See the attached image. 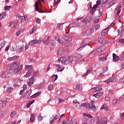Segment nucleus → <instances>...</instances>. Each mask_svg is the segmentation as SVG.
I'll return each mask as SVG.
<instances>
[{
  "instance_id": "f257e3e1",
  "label": "nucleus",
  "mask_w": 124,
  "mask_h": 124,
  "mask_svg": "<svg viewBox=\"0 0 124 124\" xmlns=\"http://www.w3.org/2000/svg\"><path fill=\"white\" fill-rule=\"evenodd\" d=\"M7 68L9 70H12L13 73L17 74L23 69V64H21V62L19 61H16L11 64L7 65Z\"/></svg>"
},
{
  "instance_id": "f03ea898",
  "label": "nucleus",
  "mask_w": 124,
  "mask_h": 124,
  "mask_svg": "<svg viewBox=\"0 0 124 124\" xmlns=\"http://www.w3.org/2000/svg\"><path fill=\"white\" fill-rule=\"evenodd\" d=\"M87 107L90 110H92L93 112L96 111V107L94 105L93 102H90L86 105Z\"/></svg>"
},
{
  "instance_id": "7ed1b4c3",
  "label": "nucleus",
  "mask_w": 124,
  "mask_h": 124,
  "mask_svg": "<svg viewBox=\"0 0 124 124\" xmlns=\"http://www.w3.org/2000/svg\"><path fill=\"white\" fill-rule=\"evenodd\" d=\"M96 123L97 124H107V121L105 118L97 117Z\"/></svg>"
},
{
  "instance_id": "20e7f679",
  "label": "nucleus",
  "mask_w": 124,
  "mask_h": 124,
  "mask_svg": "<svg viewBox=\"0 0 124 124\" xmlns=\"http://www.w3.org/2000/svg\"><path fill=\"white\" fill-rule=\"evenodd\" d=\"M39 5H41V2L40 1H36L35 3V8L39 13H43V12L41 11L40 9H38V7Z\"/></svg>"
},
{
  "instance_id": "39448f33",
  "label": "nucleus",
  "mask_w": 124,
  "mask_h": 124,
  "mask_svg": "<svg viewBox=\"0 0 124 124\" xmlns=\"http://www.w3.org/2000/svg\"><path fill=\"white\" fill-rule=\"evenodd\" d=\"M18 19L20 20L21 23H25V22H27L28 21V18L27 16H19Z\"/></svg>"
},
{
  "instance_id": "423d86ee",
  "label": "nucleus",
  "mask_w": 124,
  "mask_h": 124,
  "mask_svg": "<svg viewBox=\"0 0 124 124\" xmlns=\"http://www.w3.org/2000/svg\"><path fill=\"white\" fill-rule=\"evenodd\" d=\"M93 33V28H91L90 30H88L85 31H84L83 33V35L84 36H88V35H90L92 33Z\"/></svg>"
},
{
  "instance_id": "0eeeda50",
  "label": "nucleus",
  "mask_w": 124,
  "mask_h": 124,
  "mask_svg": "<svg viewBox=\"0 0 124 124\" xmlns=\"http://www.w3.org/2000/svg\"><path fill=\"white\" fill-rule=\"evenodd\" d=\"M64 53H65V51H64V49L62 47H60L58 50L57 55V56H62L64 55Z\"/></svg>"
},
{
  "instance_id": "6e6552de",
  "label": "nucleus",
  "mask_w": 124,
  "mask_h": 124,
  "mask_svg": "<svg viewBox=\"0 0 124 124\" xmlns=\"http://www.w3.org/2000/svg\"><path fill=\"white\" fill-rule=\"evenodd\" d=\"M122 10V5L121 4H119L117 7L115 8V13L117 14V15H119L120 13H121V11Z\"/></svg>"
},
{
  "instance_id": "1a4fd4ad",
  "label": "nucleus",
  "mask_w": 124,
  "mask_h": 124,
  "mask_svg": "<svg viewBox=\"0 0 124 124\" xmlns=\"http://www.w3.org/2000/svg\"><path fill=\"white\" fill-rule=\"evenodd\" d=\"M73 62V57L72 56H68L65 61V64L67 65L70 62Z\"/></svg>"
},
{
  "instance_id": "9d476101",
  "label": "nucleus",
  "mask_w": 124,
  "mask_h": 124,
  "mask_svg": "<svg viewBox=\"0 0 124 124\" xmlns=\"http://www.w3.org/2000/svg\"><path fill=\"white\" fill-rule=\"evenodd\" d=\"M114 24H115L114 23V22H113L106 30H103L102 32V35H103V36L105 35V34H106V32H107V30H109V29H111V28H112V27H113V25Z\"/></svg>"
},
{
  "instance_id": "9b49d317",
  "label": "nucleus",
  "mask_w": 124,
  "mask_h": 124,
  "mask_svg": "<svg viewBox=\"0 0 124 124\" xmlns=\"http://www.w3.org/2000/svg\"><path fill=\"white\" fill-rule=\"evenodd\" d=\"M57 68V71L58 72H62V71H63L64 70V68H63V67H61L60 64H56L55 65Z\"/></svg>"
},
{
  "instance_id": "f8f14e48",
  "label": "nucleus",
  "mask_w": 124,
  "mask_h": 124,
  "mask_svg": "<svg viewBox=\"0 0 124 124\" xmlns=\"http://www.w3.org/2000/svg\"><path fill=\"white\" fill-rule=\"evenodd\" d=\"M64 39L66 41H72V35H66L64 36Z\"/></svg>"
},
{
  "instance_id": "ddd939ff",
  "label": "nucleus",
  "mask_w": 124,
  "mask_h": 124,
  "mask_svg": "<svg viewBox=\"0 0 124 124\" xmlns=\"http://www.w3.org/2000/svg\"><path fill=\"white\" fill-rule=\"evenodd\" d=\"M11 74H10L8 72H5L2 75V77L3 78H9V77H11Z\"/></svg>"
},
{
  "instance_id": "4468645a",
  "label": "nucleus",
  "mask_w": 124,
  "mask_h": 124,
  "mask_svg": "<svg viewBox=\"0 0 124 124\" xmlns=\"http://www.w3.org/2000/svg\"><path fill=\"white\" fill-rule=\"evenodd\" d=\"M102 95H103V93L102 92L98 93L93 94V96H94L96 98H100Z\"/></svg>"
},
{
  "instance_id": "2eb2a0df",
  "label": "nucleus",
  "mask_w": 124,
  "mask_h": 124,
  "mask_svg": "<svg viewBox=\"0 0 124 124\" xmlns=\"http://www.w3.org/2000/svg\"><path fill=\"white\" fill-rule=\"evenodd\" d=\"M33 73V71H28V72L26 73V75L24 76V77H26V78H29V77H31L32 74Z\"/></svg>"
},
{
  "instance_id": "dca6fc26",
  "label": "nucleus",
  "mask_w": 124,
  "mask_h": 124,
  "mask_svg": "<svg viewBox=\"0 0 124 124\" xmlns=\"http://www.w3.org/2000/svg\"><path fill=\"white\" fill-rule=\"evenodd\" d=\"M93 89H94L96 92H98V91H102V86H101V85H97L95 87L93 88Z\"/></svg>"
},
{
  "instance_id": "f3484780",
  "label": "nucleus",
  "mask_w": 124,
  "mask_h": 124,
  "mask_svg": "<svg viewBox=\"0 0 124 124\" xmlns=\"http://www.w3.org/2000/svg\"><path fill=\"white\" fill-rule=\"evenodd\" d=\"M103 72L100 74V76L101 77H102V76H104L105 72H107V71H108V67H106L105 68H103Z\"/></svg>"
},
{
  "instance_id": "a211bd4d",
  "label": "nucleus",
  "mask_w": 124,
  "mask_h": 124,
  "mask_svg": "<svg viewBox=\"0 0 124 124\" xmlns=\"http://www.w3.org/2000/svg\"><path fill=\"white\" fill-rule=\"evenodd\" d=\"M112 56L113 61H114V62H118L119 60H120V58L119 56H118V55H116V54L113 53Z\"/></svg>"
},
{
  "instance_id": "6ab92c4d",
  "label": "nucleus",
  "mask_w": 124,
  "mask_h": 124,
  "mask_svg": "<svg viewBox=\"0 0 124 124\" xmlns=\"http://www.w3.org/2000/svg\"><path fill=\"white\" fill-rule=\"evenodd\" d=\"M114 80H115V77H112L109 78V79H108V80H105V82H106L108 84H109V83H111V82H113Z\"/></svg>"
},
{
  "instance_id": "aec40b11",
  "label": "nucleus",
  "mask_w": 124,
  "mask_h": 124,
  "mask_svg": "<svg viewBox=\"0 0 124 124\" xmlns=\"http://www.w3.org/2000/svg\"><path fill=\"white\" fill-rule=\"evenodd\" d=\"M93 71V68L92 67H90L87 71L86 72V73L84 75H82V77H84V76H87V75H88V74H90V73H91V72H92V71Z\"/></svg>"
},
{
  "instance_id": "412c9836",
  "label": "nucleus",
  "mask_w": 124,
  "mask_h": 124,
  "mask_svg": "<svg viewBox=\"0 0 124 124\" xmlns=\"http://www.w3.org/2000/svg\"><path fill=\"white\" fill-rule=\"evenodd\" d=\"M105 49V46H99L97 49V51L99 53H101V52H102V51H104Z\"/></svg>"
},
{
  "instance_id": "4be33fe9",
  "label": "nucleus",
  "mask_w": 124,
  "mask_h": 124,
  "mask_svg": "<svg viewBox=\"0 0 124 124\" xmlns=\"http://www.w3.org/2000/svg\"><path fill=\"white\" fill-rule=\"evenodd\" d=\"M59 62H64L65 64V61H66V58L65 57H61L58 59Z\"/></svg>"
},
{
  "instance_id": "5701e85b",
  "label": "nucleus",
  "mask_w": 124,
  "mask_h": 124,
  "mask_svg": "<svg viewBox=\"0 0 124 124\" xmlns=\"http://www.w3.org/2000/svg\"><path fill=\"white\" fill-rule=\"evenodd\" d=\"M36 40H32L30 41L28 43V45H30L31 46H33L34 44H36Z\"/></svg>"
},
{
  "instance_id": "b1692460",
  "label": "nucleus",
  "mask_w": 124,
  "mask_h": 124,
  "mask_svg": "<svg viewBox=\"0 0 124 124\" xmlns=\"http://www.w3.org/2000/svg\"><path fill=\"white\" fill-rule=\"evenodd\" d=\"M0 104L3 108L6 106L5 101L3 100V99L0 101Z\"/></svg>"
},
{
  "instance_id": "393cba45",
  "label": "nucleus",
  "mask_w": 124,
  "mask_h": 124,
  "mask_svg": "<svg viewBox=\"0 0 124 124\" xmlns=\"http://www.w3.org/2000/svg\"><path fill=\"white\" fill-rule=\"evenodd\" d=\"M25 68L26 69H28V71H31L32 70V65H25Z\"/></svg>"
},
{
  "instance_id": "a878e982",
  "label": "nucleus",
  "mask_w": 124,
  "mask_h": 124,
  "mask_svg": "<svg viewBox=\"0 0 124 124\" xmlns=\"http://www.w3.org/2000/svg\"><path fill=\"white\" fill-rule=\"evenodd\" d=\"M17 56H14L13 57H9L8 58V61H10V62L16 61V60H17Z\"/></svg>"
},
{
  "instance_id": "bb28decb",
  "label": "nucleus",
  "mask_w": 124,
  "mask_h": 124,
  "mask_svg": "<svg viewBox=\"0 0 124 124\" xmlns=\"http://www.w3.org/2000/svg\"><path fill=\"white\" fill-rule=\"evenodd\" d=\"M58 79V75H54L51 76V81H53V82H55L56 80Z\"/></svg>"
},
{
  "instance_id": "cd10ccee",
  "label": "nucleus",
  "mask_w": 124,
  "mask_h": 124,
  "mask_svg": "<svg viewBox=\"0 0 124 124\" xmlns=\"http://www.w3.org/2000/svg\"><path fill=\"white\" fill-rule=\"evenodd\" d=\"M9 27H11L13 29H15L17 27V24L13 23V22H10Z\"/></svg>"
},
{
  "instance_id": "c85d7f7f",
  "label": "nucleus",
  "mask_w": 124,
  "mask_h": 124,
  "mask_svg": "<svg viewBox=\"0 0 124 124\" xmlns=\"http://www.w3.org/2000/svg\"><path fill=\"white\" fill-rule=\"evenodd\" d=\"M100 109L101 110H103V109H104L105 111H107L108 110V107H107L106 104H104L101 107Z\"/></svg>"
},
{
  "instance_id": "c756f323",
  "label": "nucleus",
  "mask_w": 124,
  "mask_h": 124,
  "mask_svg": "<svg viewBox=\"0 0 124 124\" xmlns=\"http://www.w3.org/2000/svg\"><path fill=\"white\" fill-rule=\"evenodd\" d=\"M99 28H100V25H99L98 24L93 27V28H92V30H93V31H97V30H98V29H99Z\"/></svg>"
},
{
  "instance_id": "7c9ffc66",
  "label": "nucleus",
  "mask_w": 124,
  "mask_h": 124,
  "mask_svg": "<svg viewBox=\"0 0 124 124\" xmlns=\"http://www.w3.org/2000/svg\"><path fill=\"white\" fill-rule=\"evenodd\" d=\"M35 115H34V114H32L31 116V117H30L31 123H33V122H34V121H35Z\"/></svg>"
},
{
  "instance_id": "2f4dec72",
  "label": "nucleus",
  "mask_w": 124,
  "mask_h": 124,
  "mask_svg": "<svg viewBox=\"0 0 124 124\" xmlns=\"http://www.w3.org/2000/svg\"><path fill=\"white\" fill-rule=\"evenodd\" d=\"M91 20L90 16H87L84 19V20L81 21V22H89Z\"/></svg>"
},
{
  "instance_id": "473e14b6",
  "label": "nucleus",
  "mask_w": 124,
  "mask_h": 124,
  "mask_svg": "<svg viewBox=\"0 0 124 124\" xmlns=\"http://www.w3.org/2000/svg\"><path fill=\"white\" fill-rule=\"evenodd\" d=\"M76 89H78V91L82 90V84L79 83V84H78L76 86Z\"/></svg>"
},
{
  "instance_id": "72a5a7b5",
  "label": "nucleus",
  "mask_w": 124,
  "mask_h": 124,
  "mask_svg": "<svg viewBox=\"0 0 124 124\" xmlns=\"http://www.w3.org/2000/svg\"><path fill=\"white\" fill-rule=\"evenodd\" d=\"M75 58L76 59H80V58H82V55L79 54V53H75L74 55Z\"/></svg>"
},
{
  "instance_id": "f704fd0d",
  "label": "nucleus",
  "mask_w": 124,
  "mask_h": 124,
  "mask_svg": "<svg viewBox=\"0 0 124 124\" xmlns=\"http://www.w3.org/2000/svg\"><path fill=\"white\" fill-rule=\"evenodd\" d=\"M40 94V93H36L33 94L32 95H31V96H30V98H34V97H36L37 96H38V95H39Z\"/></svg>"
},
{
  "instance_id": "c9c22d12",
  "label": "nucleus",
  "mask_w": 124,
  "mask_h": 124,
  "mask_svg": "<svg viewBox=\"0 0 124 124\" xmlns=\"http://www.w3.org/2000/svg\"><path fill=\"white\" fill-rule=\"evenodd\" d=\"M21 52H23V47L22 46H18L16 53H20Z\"/></svg>"
},
{
  "instance_id": "e433bc0d",
  "label": "nucleus",
  "mask_w": 124,
  "mask_h": 124,
  "mask_svg": "<svg viewBox=\"0 0 124 124\" xmlns=\"http://www.w3.org/2000/svg\"><path fill=\"white\" fill-rule=\"evenodd\" d=\"M97 7H98V4H95L93 5V7L92 8V12L93 13L94 12V11H95V9H96V8H97Z\"/></svg>"
},
{
  "instance_id": "4c0bfd02",
  "label": "nucleus",
  "mask_w": 124,
  "mask_h": 124,
  "mask_svg": "<svg viewBox=\"0 0 124 124\" xmlns=\"http://www.w3.org/2000/svg\"><path fill=\"white\" fill-rule=\"evenodd\" d=\"M107 57H108V55H106L105 57H101L100 58V60L102 62H104V61H106V60H107Z\"/></svg>"
},
{
  "instance_id": "58836bf2",
  "label": "nucleus",
  "mask_w": 124,
  "mask_h": 124,
  "mask_svg": "<svg viewBox=\"0 0 124 124\" xmlns=\"http://www.w3.org/2000/svg\"><path fill=\"white\" fill-rule=\"evenodd\" d=\"M72 122V118L69 117L66 121V124H70Z\"/></svg>"
},
{
  "instance_id": "ea45409f",
  "label": "nucleus",
  "mask_w": 124,
  "mask_h": 124,
  "mask_svg": "<svg viewBox=\"0 0 124 124\" xmlns=\"http://www.w3.org/2000/svg\"><path fill=\"white\" fill-rule=\"evenodd\" d=\"M72 43L71 42H67L65 44V46L67 47H72Z\"/></svg>"
},
{
  "instance_id": "a19ab883",
  "label": "nucleus",
  "mask_w": 124,
  "mask_h": 124,
  "mask_svg": "<svg viewBox=\"0 0 124 124\" xmlns=\"http://www.w3.org/2000/svg\"><path fill=\"white\" fill-rule=\"evenodd\" d=\"M17 114V111H13L11 113L10 117L11 118H13L14 116H15Z\"/></svg>"
},
{
  "instance_id": "79ce46f5",
  "label": "nucleus",
  "mask_w": 124,
  "mask_h": 124,
  "mask_svg": "<svg viewBox=\"0 0 124 124\" xmlns=\"http://www.w3.org/2000/svg\"><path fill=\"white\" fill-rule=\"evenodd\" d=\"M83 116L84 117H88L89 119H91V118H93V116H92V115H91V114H90L83 113Z\"/></svg>"
},
{
  "instance_id": "37998d69",
  "label": "nucleus",
  "mask_w": 124,
  "mask_h": 124,
  "mask_svg": "<svg viewBox=\"0 0 124 124\" xmlns=\"http://www.w3.org/2000/svg\"><path fill=\"white\" fill-rule=\"evenodd\" d=\"M21 80L19 79V78H16L13 80L14 83H19V82Z\"/></svg>"
},
{
  "instance_id": "c03bdc74",
  "label": "nucleus",
  "mask_w": 124,
  "mask_h": 124,
  "mask_svg": "<svg viewBox=\"0 0 124 124\" xmlns=\"http://www.w3.org/2000/svg\"><path fill=\"white\" fill-rule=\"evenodd\" d=\"M5 11H6L7 10H10V9H11V6H5Z\"/></svg>"
},
{
  "instance_id": "a18cd8bd",
  "label": "nucleus",
  "mask_w": 124,
  "mask_h": 124,
  "mask_svg": "<svg viewBox=\"0 0 124 124\" xmlns=\"http://www.w3.org/2000/svg\"><path fill=\"white\" fill-rule=\"evenodd\" d=\"M35 31V29H34V28H31L30 31V34H32V33H33V32H34Z\"/></svg>"
},
{
  "instance_id": "49530a36",
  "label": "nucleus",
  "mask_w": 124,
  "mask_h": 124,
  "mask_svg": "<svg viewBox=\"0 0 124 124\" xmlns=\"http://www.w3.org/2000/svg\"><path fill=\"white\" fill-rule=\"evenodd\" d=\"M120 60L122 61V62H124V53H122V55H121V56L120 57Z\"/></svg>"
},
{
  "instance_id": "de8ad7c7",
  "label": "nucleus",
  "mask_w": 124,
  "mask_h": 124,
  "mask_svg": "<svg viewBox=\"0 0 124 124\" xmlns=\"http://www.w3.org/2000/svg\"><path fill=\"white\" fill-rule=\"evenodd\" d=\"M57 41H58V43H60V44H63V43L64 42L63 41V40H61L59 39H57Z\"/></svg>"
},
{
  "instance_id": "09e8293b",
  "label": "nucleus",
  "mask_w": 124,
  "mask_h": 124,
  "mask_svg": "<svg viewBox=\"0 0 124 124\" xmlns=\"http://www.w3.org/2000/svg\"><path fill=\"white\" fill-rule=\"evenodd\" d=\"M12 91H13V88L11 87H9L7 89L8 93H12Z\"/></svg>"
},
{
  "instance_id": "8fccbe9b",
  "label": "nucleus",
  "mask_w": 124,
  "mask_h": 124,
  "mask_svg": "<svg viewBox=\"0 0 124 124\" xmlns=\"http://www.w3.org/2000/svg\"><path fill=\"white\" fill-rule=\"evenodd\" d=\"M11 50L13 51V52H15L16 51V47L14 46H11Z\"/></svg>"
},
{
  "instance_id": "3c124183",
  "label": "nucleus",
  "mask_w": 124,
  "mask_h": 124,
  "mask_svg": "<svg viewBox=\"0 0 124 124\" xmlns=\"http://www.w3.org/2000/svg\"><path fill=\"white\" fill-rule=\"evenodd\" d=\"M50 45H51V46H54V45H55V41L52 40L50 41Z\"/></svg>"
},
{
  "instance_id": "603ef678",
  "label": "nucleus",
  "mask_w": 124,
  "mask_h": 124,
  "mask_svg": "<svg viewBox=\"0 0 124 124\" xmlns=\"http://www.w3.org/2000/svg\"><path fill=\"white\" fill-rule=\"evenodd\" d=\"M30 81L31 82V83H34V78L33 77L31 78H30Z\"/></svg>"
},
{
  "instance_id": "864d4df0",
  "label": "nucleus",
  "mask_w": 124,
  "mask_h": 124,
  "mask_svg": "<svg viewBox=\"0 0 124 124\" xmlns=\"http://www.w3.org/2000/svg\"><path fill=\"white\" fill-rule=\"evenodd\" d=\"M22 32V30H19L18 32H16V36H19L20 34H21V33Z\"/></svg>"
},
{
  "instance_id": "5fc2aeb1",
  "label": "nucleus",
  "mask_w": 124,
  "mask_h": 124,
  "mask_svg": "<svg viewBox=\"0 0 124 124\" xmlns=\"http://www.w3.org/2000/svg\"><path fill=\"white\" fill-rule=\"evenodd\" d=\"M58 27L60 30H62V28L63 27V25L62 24H58Z\"/></svg>"
},
{
  "instance_id": "6e6d98bb",
  "label": "nucleus",
  "mask_w": 124,
  "mask_h": 124,
  "mask_svg": "<svg viewBox=\"0 0 124 124\" xmlns=\"http://www.w3.org/2000/svg\"><path fill=\"white\" fill-rule=\"evenodd\" d=\"M48 39H49V37H48L47 38L46 37L42 39V42L44 43V42H46V41H48Z\"/></svg>"
},
{
  "instance_id": "4d7b16f0",
  "label": "nucleus",
  "mask_w": 124,
  "mask_h": 124,
  "mask_svg": "<svg viewBox=\"0 0 124 124\" xmlns=\"http://www.w3.org/2000/svg\"><path fill=\"white\" fill-rule=\"evenodd\" d=\"M109 4L110 6H112V5H114V4H115V0L111 1L109 3Z\"/></svg>"
},
{
  "instance_id": "13d9d810",
  "label": "nucleus",
  "mask_w": 124,
  "mask_h": 124,
  "mask_svg": "<svg viewBox=\"0 0 124 124\" xmlns=\"http://www.w3.org/2000/svg\"><path fill=\"white\" fill-rule=\"evenodd\" d=\"M98 40L99 43H102V41H103V38L102 37H99L98 38Z\"/></svg>"
},
{
  "instance_id": "bf43d9fd",
  "label": "nucleus",
  "mask_w": 124,
  "mask_h": 124,
  "mask_svg": "<svg viewBox=\"0 0 124 124\" xmlns=\"http://www.w3.org/2000/svg\"><path fill=\"white\" fill-rule=\"evenodd\" d=\"M2 100H4V101H5V102H9L10 99L7 98H3Z\"/></svg>"
},
{
  "instance_id": "052dcab7",
  "label": "nucleus",
  "mask_w": 124,
  "mask_h": 124,
  "mask_svg": "<svg viewBox=\"0 0 124 124\" xmlns=\"http://www.w3.org/2000/svg\"><path fill=\"white\" fill-rule=\"evenodd\" d=\"M37 118L38 121H42L43 120V117L42 116H38Z\"/></svg>"
},
{
  "instance_id": "680f3d73",
  "label": "nucleus",
  "mask_w": 124,
  "mask_h": 124,
  "mask_svg": "<svg viewBox=\"0 0 124 124\" xmlns=\"http://www.w3.org/2000/svg\"><path fill=\"white\" fill-rule=\"evenodd\" d=\"M48 89L49 91H52V90L53 89V85H49V86L48 87Z\"/></svg>"
},
{
  "instance_id": "e2e57ef3",
  "label": "nucleus",
  "mask_w": 124,
  "mask_h": 124,
  "mask_svg": "<svg viewBox=\"0 0 124 124\" xmlns=\"http://www.w3.org/2000/svg\"><path fill=\"white\" fill-rule=\"evenodd\" d=\"M87 119L86 118H83L82 120L83 124H88L87 123Z\"/></svg>"
},
{
  "instance_id": "0e129e2a",
  "label": "nucleus",
  "mask_w": 124,
  "mask_h": 124,
  "mask_svg": "<svg viewBox=\"0 0 124 124\" xmlns=\"http://www.w3.org/2000/svg\"><path fill=\"white\" fill-rule=\"evenodd\" d=\"M38 75H39V73L38 71L35 72L33 74V76L35 77L38 76Z\"/></svg>"
},
{
  "instance_id": "69168bd1",
  "label": "nucleus",
  "mask_w": 124,
  "mask_h": 124,
  "mask_svg": "<svg viewBox=\"0 0 124 124\" xmlns=\"http://www.w3.org/2000/svg\"><path fill=\"white\" fill-rule=\"evenodd\" d=\"M119 81H120L121 83H124V77L120 78Z\"/></svg>"
},
{
  "instance_id": "338daca9",
  "label": "nucleus",
  "mask_w": 124,
  "mask_h": 124,
  "mask_svg": "<svg viewBox=\"0 0 124 124\" xmlns=\"http://www.w3.org/2000/svg\"><path fill=\"white\" fill-rule=\"evenodd\" d=\"M108 42L106 40H103V41L102 42V44H103L104 45H105V44H107Z\"/></svg>"
},
{
  "instance_id": "774afa93",
  "label": "nucleus",
  "mask_w": 124,
  "mask_h": 124,
  "mask_svg": "<svg viewBox=\"0 0 124 124\" xmlns=\"http://www.w3.org/2000/svg\"><path fill=\"white\" fill-rule=\"evenodd\" d=\"M119 42L120 43H122V44H124V39H120L119 40Z\"/></svg>"
}]
</instances>
